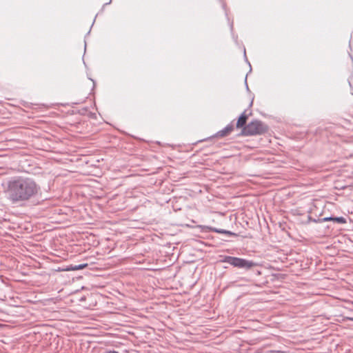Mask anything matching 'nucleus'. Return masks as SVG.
Listing matches in <instances>:
<instances>
[{"mask_svg":"<svg viewBox=\"0 0 353 353\" xmlns=\"http://www.w3.org/2000/svg\"><path fill=\"white\" fill-rule=\"evenodd\" d=\"M41 188L30 177L15 176L8 181V192L12 203L24 202L36 197Z\"/></svg>","mask_w":353,"mask_h":353,"instance_id":"f257e3e1","label":"nucleus"},{"mask_svg":"<svg viewBox=\"0 0 353 353\" xmlns=\"http://www.w3.org/2000/svg\"><path fill=\"white\" fill-rule=\"evenodd\" d=\"M268 126L260 120H253L241 130V134L243 136L261 135L268 131Z\"/></svg>","mask_w":353,"mask_h":353,"instance_id":"f03ea898","label":"nucleus"},{"mask_svg":"<svg viewBox=\"0 0 353 353\" xmlns=\"http://www.w3.org/2000/svg\"><path fill=\"white\" fill-rule=\"evenodd\" d=\"M221 262L226 263L234 268L246 270H250L256 265V263L252 261L231 256H224Z\"/></svg>","mask_w":353,"mask_h":353,"instance_id":"7ed1b4c3","label":"nucleus"},{"mask_svg":"<svg viewBox=\"0 0 353 353\" xmlns=\"http://www.w3.org/2000/svg\"><path fill=\"white\" fill-rule=\"evenodd\" d=\"M233 121L226 125L223 129L217 132L213 137H225L229 135L234 130Z\"/></svg>","mask_w":353,"mask_h":353,"instance_id":"20e7f679","label":"nucleus"},{"mask_svg":"<svg viewBox=\"0 0 353 353\" xmlns=\"http://www.w3.org/2000/svg\"><path fill=\"white\" fill-rule=\"evenodd\" d=\"M248 118V115L246 114V111H244L239 116L237 122L236 123V127L237 128H243L244 126L247 125L246 122Z\"/></svg>","mask_w":353,"mask_h":353,"instance_id":"39448f33","label":"nucleus"},{"mask_svg":"<svg viewBox=\"0 0 353 353\" xmlns=\"http://www.w3.org/2000/svg\"><path fill=\"white\" fill-rule=\"evenodd\" d=\"M308 219L310 221H312L313 222H315V223H322V222L330 221H334V217H332V216L324 217L323 219H319L316 220V219H312L311 216H308Z\"/></svg>","mask_w":353,"mask_h":353,"instance_id":"423d86ee","label":"nucleus"},{"mask_svg":"<svg viewBox=\"0 0 353 353\" xmlns=\"http://www.w3.org/2000/svg\"><path fill=\"white\" fill-rule=\"evenodd\" d=\"M87 266H88V263H82V264L75 265H71L70 268H68V270H83L85 268H86Z\"/></svg>","mask_w":353,"mask_h":353,"instance_id":"0eeeda50","label":"nucleus"},{"mask_svg":"<svg viewBox=\"0 0 353 353\" xmlns=\"http://www.w3.org/2000/svg\"><path fill=\"white\" fill-rule=\"evenodd\" d=\"M334 222L344 224L346 223V219L343 216L334 217Z\"/></svg>","mask_w":353,"mask_h":353,"instance_id":"6e6552de","label":"nucleus"},{"mask_svg":"<svg viewBox=\"0 0 353 353\" xmlns=\"http://www.w3.org/2000/svg\"><path fill=\"white\" fill-rule=\"evenodd\" d=\"M210 230L212 232L219 233V234H225V230L217 229V228H210Z\"/></svg>","mask_w":353,"mask_h":353,"instance_id":"1a4fd4ad","label":"nucleus"},{"mask_svg":"<svg viewBox=\"0 0 353 353\" xmlns=\"http://www.w3.org/2000/svg\"><path fill=\"white\" fill-rule=\"evenodd\" d=\"M225 234L228 235V236H234V237H236L238 236V234L234 233V232H232L231 231H229V230H225Z\"/></svg>","mask_w":353,"mask_h":353,"instance_id":"9d476101","label":"nucleus"},{"mask_svg":"<svg viewBox=\"0 0 353 353\" xmlns=\"http://www.w3.org/2000/svg\"><path fill=\"white\" fill-rule=\"evenodd\" d=\"M104 353H119V352L115 350H110V351H106Z\"/></svg>","mask_w":353,"mask_h":353,"instance_id":"9b49d317","label":"nucleus"},{"mask_svg":"<svg viewBox=\"0 0 353 353\" xmlns=\"http://www.w3.org/2000/svg\"><path fill=\"white\" fill-rule=\"evenodd\" d=\"M273 352H276V353H285V352H283V351H274Z\"/></svg>","mask_w":353,"mask_h":353,"instance_id":"f8f14e48","label":"nucleus"},{"mask_svg":"<svg viewBox=\"0 0 353 353\" xmlns=\"http://www.w3.org/2000/svg\"><path fill=\"white\" fill-rule=\"evenodd\" d=\"M347 121L346 119H343V124H345V123H346Z\"/></svg>","mask_w":353,"mask_h":353,"instance_id":"ddd939ff","label":"nucleus"},{"mask_svg":"<svg viewBox=\"0 0 353 353\" xmlns=\"http://www.w3.org/2000/svg\"><path fill=\"white\" fill-rule=\"evenodd\" d=\"M111 1H112V0H110V1H109V2H108V3H105V5L110 4V3H111Z\"/></svg>","mask_w":353,"mask_h":353,"instance_id":"4468645a","label":"nucleus"},{"mask_svg":"<svg viewBox=\"0 0 353 353\" xmlns=\"http://www.w3.org/2000/svg\"><path fill=\"white\" fill-rule=\"evenodd\" d=\"M111 1H112V0H110V1H109V2H108V3H105V5L110 4V3H111Z\"/></svg>","mask_w":353,"mask_h":353,"instance_id":"2eb2a0df","label":"nucleus"}]
</instances>
